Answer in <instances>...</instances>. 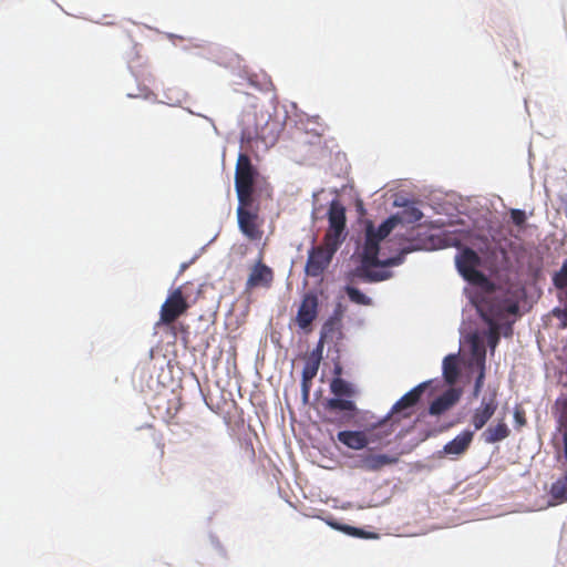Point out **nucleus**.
I'll use <instances>...</instances> for the list:
<instances>
[{"label": "nucleus", "mask_w": 567, "mask_h": 567, "mask_svg": "<svg viewBox=\"0 0 567 567\" xmlns=\"http://www.w3.org/2000/svg\"><path fill=\"white\" fill-rule=\"evenodd\" d=\"M330 391L334 398L322 403L324 421L338 426L350 424L358 413L357 405L351 400L355 395V389L348 381L337 377L330 382Z\"/></svg>", "instance_id": "1"}, {"label": "nucleus", "mask_w": 567, "mask_h": 567, "mask_svg": "<svg viewBox=\"0 0 567 567\" xmlns=\"http://www.w3.org/2000/svg\"><path fill=\"white\" fill-rule=\"evenodd\" d=\"M482 319L488 324V346L494 348L499 340L503 323L511 326V317L518 313V305L508 299H498L492 295L484 297L476 306ZM509 329V327H507Z\"/></svg>", "instance_id": "2"}, {"label": "nucleus", "mask_w": 567, "mask_h": 567, "mask_svg": "<svg viewBox=\"0 0 567 567\" xmlns=\"http://www.w3.org/2000/svg\"><path fill=\"white\" fill-rule=\"evenodd\" d=\"M379 244L374 236V226L370 223L367 226L365 230V243L363 246L361 265L355 269L354 276L365 282H378L386 279V275L381 271L371 270V267L378 266H392L398 265L399 259L390 258L384 261H381L378 258L379 255Z\"/></svg>", "instance_id": "3"}, {"label": "nucleus", "mask_w": 567, "mask_h": 567, "mask_svg": "<svg viewBox=\"0 0 567 567\" xmlns=\"http://www.w3.org/2000/svg\"><path fill=\"white\" fill-rule=\"evenodd\" d=\"M257 175L258 172L252 165L250 157L245 153H240L235 168V188L238 199L254 198V186Z\"/></svg>", "instance_id": "4"}, {"label": "nucleus", "mask_w": 567, "mask_h": 567, "mask_svg": "<svg viewBox=\"0 0 567 567\" xmlns=\"http://www.w3.org/2000/svg\"><path fill=\"white\" fill-rule=\"evenodd\" d=\"M254 198L238 199L237 220L240 231L249 240H260L264 231L258 208H254Z\"/></svg>", "instance_id": "5"}, {"label": "nucleus", "mask_w": 567, "mask_h": 567, "mask_svg": "<svg viewBox=\"0 0 567 567\" xmlns=\"http://www.w3.org/2000/svg\"><path fill=\"white\" fill-rule=\"evenodd\" d=\"M455 264L462 277L472 285L483 286L487 282L485 275L477 268L481 258L472 248H464L455 257Z\"/></svg>", "instance_id": "6"}, {"label": "nucleus", "mask_w": 567, "mask_h": 567, "mask_svg": "<svg viewBox=\"0 0 567 567\" xmlns=\"http://www.w3.org/2000/svg\"><path fill=\"white\" fill-rule=\"evenodd\" d=\"M340 245H333V241H328L323 238L320 246L312 247L306 264V272L310 277H319L329 266L333 255Z\"/></svg>", "instance_id": "7"}, {"label": "nucleus", "mask_w": 567, "mask_h": 567, "mask_svg": "<svg viewBox=\"0 0 567 567\" xmlns=\"http://www.w3.org/2000/svg\"><path fill=\"white\" fill-rule=\"evenodd\" d=\"M329 228L323 238L333 241V245H341L344 239L346 208L339 200H332L328 210Z\"/></svg>", "instance_id": "8"}, {"label": "nucleus", "mask_w": 567, "mask_h": 567, "mask_svg": "<svg viewBox=\"0 0 567 567\" xmlns=\"http://www.w3.org/2000/svg\"><path fill=\"white\" fill-rule=\"evenodd\" d=\"M188 308L189 305L183 295L182 288L178 287L169 293L165 302L162 305L159 322L171 324L184 315Z\"/></svg>", "instance_id": "9"}, {"label": "nucleus", "mask_w": 567, "mask_h": 567, "mask_svg": "<svg viewBox=\"0 0 567 567\" xmlns=\"http://www.w3.org/2000/svg\"><path fill=\"white\" fill-rule=\"evenodd\" d=\"M426 388L427 382L420 383L413 388L393 404L389 414L392 416H398L400 420L402 417H409L411 415L410 409H412L420 401Z\"/></svg>", "instance_id": "10"}, {"label": "nucleus", "mask_w": 567, "mask_h": 567, "mask_svg": "<svg viewBox=\"0 0 567 567\" xmlns=\"http://www.w3.org/2000/svg\"><path fill=\"white\" fill-rule=\"evenodd\" d=\"M318 298L315 293H306L298 308L296 322L299 328L308 329L318 316Z\"/></svg>", "instance_id": "11"}, {"label": "nucleus", "mask_w": 567, "mask_h": 567, "mask_svg": "<svg viewBox=\"0 0 567 567\" xmlns=\"http://www.w3.org/2000/svg\"><path fill=\"white\" fill-rule=\"evenodd\" d=\"M274 281V271L270 267L258 260L250 269V274L246 281V291L255 288H269Z\"/></svg>", "instance_id": "12"}, {"label": "nucleus", "mask_w": 567, "mask_h": 567, "mask_svg": "<svg viewBox=\"0 0 567 567\" xmlns=\"http://www.w3.org/2000/svg\"><path fill=\"white\" fill-rule=\"evenodd\" d=\"M400 417L386 414L371 427H368L370 443H382L395 431Z\"/></svg>", "instance_id": "13"}, {"label": "nucleus", "mask_w": 567, "mask_h": 567, "mask_svg": "<svg viewBox=\"0 0 567 567\" xmlns=\"http://www.w3.org/2000/svg\"><path fill=\"white\" fill-rule=\"evenodd\" d=\"M358 462V466L360 468L369 472H377L385 466L396 464L399 462V456L368 452L360 455Z\"/></svg>", "instance_id": "14"}, {"label": "nucleus", "mask_w": 567, "mask_h": 567, "mask_svg": "<svg viewBox=\"0 0 567 567\" xmlns=\"http://www.w3.org/2000/svg\"><path fill=\"white\" fill-rule=\"evenodd\" d=\"M460 398L461 391L455 388H450L431 403L429 413L431 415H441L454 406Z\"/></svg>", "instance_id": "15"}, {"label": "nucleus", "mask_w": 567, "mask_h": 567, "mask_svg": "<svg viewBox=\"0 0 567 567\" xmlns=\"http://www.w3.org/2000/svg\"><path fill=\"white\" fill-rule=\"evenodd\" d=\"M337 439L352 450H362L370 443L368 429L364 431H340Z\"/></svg>", "instance_id": "16"}, {"label": "nucleus", "mask_w": 567, "mask_h": 567, "mask_svg": "<svg viewBox=\"0 0 567 567\" xmlns=\"http://www.w3.org/2000/svg\"><path fill=\"white\" fill-rule=\"evenodd\" d=\"M473 436L474 432L468 430L463 431L456 437H454L452 441L444 445V454L455 456L464 454L468 450L473 441Z\"/></svg>", "instance_id": "17"}, {"label": "nucleus", "mask_w": 567, "mask_h": 567, "mask_svg": "<svg viewBox=\"0 0 567 567\" xmlns=\"http://www.w3.org/2000/svg\"><path fill=\"white\" fill-rule=\"evenodd\" d=\"M496 409L497 403L495 402L494 398H491L487 401L483 399L481 406L475 410L472 416V424L474 429L476 431L483 429L489 419L494 415Z\"/></svg>", "instance_id": "18"}, {"label": "nucleus", "mask_w": 567, "mask_h": 567, "mask_svg": "<svg viewBox=\"0 0 567 567\" xmlns=\"http://www.w3.org/2000/svg\"><path fill=\"white\" fill-rule=\"evenodd\" d=\"M511 431L504 421L496 424H491L485 431L482 432L481 439L487 443L493 444L508 437Z\"/></svg>", "instance_id": "19"}, {"label": "nucleus", "mask_w": 567, "mask_h": 567, "mask_svg": "<svg viewBox=\"0 0 567 567\" xmlns=\"http://www.w3.org/2000/svg\"><path fill=\"white\" fill-rule=\"evenodd\" d=\"M342 319L341 305L334 310L333 315L323 323L320 333L319 347L322 346L323 341L328 338H332L333 334L340 330Z\"/></svg>", "instance_id": "20"}, {"label": "nucleus", "mask_w": 567, "mask_h": 567, "mask_svg": "<svg viewBox=\"0 0 567 567\" xmlns=\"http://www.w3.org/2000/svg\"><path fill=\"white\" fill-rule=\"evenodd\" d=\"M554 285L563 290L565 296V305L561 313L563 324L567 327V259L563 262L559 271H557L553 278Z\"/></svg>", "instance_id": "21"}, {"label": "nucleus", "mask_w": 567, "mask_h": 567, "mask_svg": "<svg viewBox=\"0 0 567 567\" xmlns=\"http://www.w3.org/2000/svg\"><path fill=\"white\" fill-rule=\"evenodd\" d=\"M460 375L458 358L456 354H449L443 360V377L447 384L453 385Z\"/></svg>", "instance_id": "22"}, {"label": "nucleus", "mask_w": 567, "mask_h": 567, "mask_svg": "<svg viewBox=\"0 0 567 567\" xmlns=\"http://www.w3.org/2000/svg\"><path fill=\"white\" fill-rule=\"evenodd\" d=\"M485 348L478 342L477 339L473 340L472 343V362L471 365H475L478 371L485 370Z\"/></svg>", "instance_id": "23"}, {"label": "nucleus", "mask_w": 567, "mask_h": 567, "mask_svg": "<svg viewBox=\"0 0 567 567\" xmlns=\"http://www.w3.org/2000/svg\"><path fill=\"white\" fill-rule=\"evenodd\" d=\"M550 494L553 498L559 503L567 501V476H564L553 483Z\"/></svg>", "instance_id": "24"}, {"label": "nucleus", "mask_w": 567, "mask_h": 567, "mask_svg": "<svg viewBox=\"0 0 567 567\" xmlns=\"http://www.w3.org/2000/svg\"><path fill=\"white\" fill-rule=\"evenodd\" d=\"M399 219L395 216H391L385 219L377 229L374 228V236L378 240L384 239L398 224Z\"/></svg>", "instance_id": "25"}, {"label": "nucleus", "mask_w": 567, "mask_h": 567, "mask_svg": "<svg viewBox=\"0 0 567 567\" xmlns=\"http://www.w3.org/2000/svg\"><path fill=\"white\" fill-rule=\"evenodd\" d=\"M346 292L349 299L357 305L370 306L372 303V300L363 292H361L358 288L347 286Z\"/></svg>", "instance_id": "26"}, {"label": "nucleus", "mask_w": 567, "mask_h": 567, "mask_svg": "<svg viewBox=\"0 0 567 567\" xmlns=\"http://www.w3.org/2000/svg\"><path fill=\"white\" fill-rule=\"evenodd\" d=\"M320 364V357L311 358L309 361H307L303 371H302V381L303 384H306L307 381L312 380L318 372Z\"/></svg>", "instance_id": "27"}, {"label": "nucleus", "mask_w": 567, "mask_h": 567, "mask_svg": "<svg viewBox=\"0 0 567 567\" xmlns=\"http://www.w3.org/2000/svg\"><path fill=\"white\" fill-rule=\"evenodd\" d=\"M340 529L346 532L348 535H351V536H354V537H360V538H374V537H377L375 534L364 532L363 529L358 528V527H353V526L344 525V526L340 527Z\"/></svg>", "instance_id": "28"}, {"label": "nucleus", "mask_w": 567, "mask_h": 567, "mask_svg": "<svg viewBox=\"0 0 567 567\" xmlns=\"http://www.w3.org/2000/svg\"><path fill=\"white\" fill-rule=\"evenodd\" d=\"M484 379H485V370H480L478 375L475 380L474 391H473V395L475 398H477L482 391V388L484 385Z\"/></svg>", "instance_id": "29"}, {"label": "nucleus", "mask_w": 567, "mask_h": 567, "mask_svg": "<svg viewBox=\"0 0 567 567\" xmlns=\"http://www.w3.org/2000/svg\"><path fill=\"white\" fill-rule=\"evenodd\" d=\"M511 218L516 226H522L526 220V215L523 210L513 209L511 212Z\"/></svg>", "instance_id": "30"}, {"label": "nucleus", "mask_w": 567, "mask_h": 567, "mask_svg": "<svg viewBox=\"0 0 567 567\" xmlns=\"http://www.w3.org/2000/svg\"><path fill=\"white\" fill-rule=\"evenodd\" d=\"M514 419H515V423L518 427L526 424L525 412H524V410H522L519 408L515 409Z\"/></svg>", "instance_id": "31"}, {"label": "nucleus", "mask_w": 567, "mask_h": 567, "mask_svg": "<svg viewBox=\"0 0 567 567\" xmlns=\"http://www.w3.org/2000/svg\"><path fill=\"white\" fill-rule=\"evenodd\" d=\"M564 455L567 460V432L564 434Z\"/></svg>", "instance_id": "32"}]
</instances>
